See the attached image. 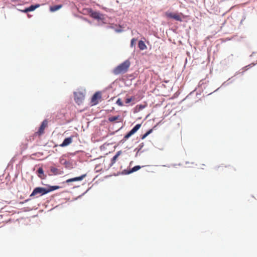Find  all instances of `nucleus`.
I'll list each match as a JSON object with an SVG mask.
<instances>
[{"label":"nucleus","instance_id":"0eeeda50","mask_svg":"<svg viewBox=\"0 0 257 257\" xmlns=\"http://www.w3.org/2000/svg\"><path fill=\"white\" fill-rule=\"evenodd\" d=\"M48 121L46 119H45L42 123L40 127H39L38 132L36 133L38 136H41L44 133V130L46 127L48 126Z\"/></svg>","mask_w":257,"mask_h":257},{"label":"nucleus","instance_id":"dca6fc26","mask_svg":"<svg viewBox=\"0 0 257 257\" xmlns=\"http://www.w3.org/2000/svg\"><path fill=\"white\" fill-rule=\"evenodd\" d=\"M141 168V167L140 166H139V165L136 166L134 167L133 168H132L131 169H130L128 171L127 174H131L132 173L136 172V171L139 170V169H140Z\"/></svg>","mask_w":257,"mask_h":257},{"label":"nucleus","instance_id":"393cba45","mask_svg":"<svg viewBox=\"0 0 257 257\" xmlns=\"http://www.w3.org/2000/svg\"><path fill=\"white\" fill-rule=\"evenodd\" d=\"M144 107H145V106H143V105H140V108L141 109H143V108H144Z\"/></svg>","mask_w":257,"mask_h":257},{"label":"nucleus","instance_id":"f03ea898","mask_svg":"<svg viewBox=\"0 0 257 257\" xmlns=\"http://www.w3.org/2000/svg\"><path fill=\"white\" fill-rule=\"evenodd\" d=\"M130 62L126 60L113 70V73L115 75L124 73L128 70L130 66Z\"/></svg>","mask_w":257,"mask_h":257},{"label":"nucleus","instance_id":"7ed1b4c3","mask_svg":"<svg viewBox=\"0 0 257 257\" xmlns=\"http://www.w3.org/2000/svg\"><path fill=\"white\" fill-rule=\"evenodd\" d=\"M165 16L167 18L173 19L178 21L181 22L182 21L180 15L177 13H173L171 12H167L165 13Z\"/></svg>","mask_w":257,"mask_h":257},{"label":"nucleus","instance_id":"6e6552de","mask_svg":"<svg viewBox=\"0 0 257 257\" xmlns=\"http://www.w3.org/2000/svg\"><path fill=\"white\" fill-rule=\"evenodd\" d=\"M60 162L67 169H71L73 167V164L71 161H67L66 160L63 158L60 159Z\"/></svg>","mask_w":257,"mask_h":257},{"label":"nucleus","instance_id":"f257e3e1","mask_svg":"<svg viewBox=\"0 0 257 257\" xmlns=\"http://www.w3.org/2000/svg\"><path fill=\"white\" fill-rule=\"evenodd\" d=\"M60 188L59 186H50L48 188L37 187L35 188L31 194L30 197L36 196L39 194L40 196L45 195L51 191L57 190Z\"/></svg>","mask_w":257,"mask_h":257},{"label":"nucleus","instance_id":"b1692460","mask_svg":"<svg viewBox=\"0 0 257 257\" xmlns=\"http://www.w3.org/2000/svg\"><path fill=\"white\" fill-rule=\"evenodd\" d=\"M21 12H23V13H27V12H29V10H28V8H26V9H25V10H21Z\"/></svg>","mask_w":257,"mask_h":257},{"label":"nucleus","instance_id":"412c9836","mask_svg":"<svg viewBox=\"0 0 257 257\" xmlns=\"http://www.w3.org/2000/svg\"><path fill=\"white\" fill-rule=\"evenodd\" d=\"M137 40L135 38H133L132 39L131 42V46L132 47H134V46L135 45Z\"/></svg>","mask_w":257,"mask_h":257},{"label":"nucleus","instance_id":"5701e85b","mask_svg":"<svg viewBox=\"0 0 257 257\" xmlns=\"http://www.w3.org/2000/svg\"><path fill=\"white\" fill-rule=\"evenodd\" d=\"M134 99V97L127 98L125 99V103H128L131 102Z\"/></svg>","mask_w":257,"mask_h":257},{"label":"nucleus","instance_id":"aec40b11","mask_svg":"<svg viewBox=\"0 0 257 257\" xmlns=\"http://www.w3.org/2000/svg\"><path fill=\"white\" fill-rule=\"evenodd\" d=\"M91 16L95 19H99V13L97 12H93L91 14Z\"/></svg>","mask_w":257,"mask_h":257},{"label":"nucleus","instance_id":"1a4fd4ad","mask_svg":"<svg viewBox=\"0 0 257 257\" xmlns=\"http://www.w3.org/2000/svg\"><path fill=\"white\" fill-rule=\"evenodd\" d=\"M86 176V174H84L79 177H77L71 179H69L66 181L67 183H69L70 182H74V181H79L82 180Z\"/></svg>","mask_w":257,"mask_h":257},{"label":"nucleus","instance_id":"f8f14e48","mask_svg":"<svg viewBox=\"0 0 257 257\" xmlns=\"http://www.w3.org/2000/svg\"><path fill=\"white\" fill-rule=\"evenodd\" d=\"M121 154V151H118L115 155L112 158L111 160V163L110 164V166H112L115 163L116 161L117 160V159L118 157L120 156V155Z\"/></svg>","mask_w":257,"mask_h":257},{"label":"nucleus","instance_id":"423d86ee","mask_svg":"<svg viewBox=\"0 0 257 257\" xmlns=\"http://www.w3.org/2000/svg\"><path fill=\"white\" fill-rule=\"evenodd\" d=\"M84 96L81 92H75L74 93V100L78 104H80L84 100Z\"/></svg>","mask_w":257,"mask_h":257},{"label":"nucleus","instance_id":"39448f33","mask_svg":"<svg viewBox=\"0 0 257 257\" xmlns=\"http://www.w3.org/2000/svg\"><path fill=\"white\" fill-rule=\"evenodd\" d=\"M141 124H137L134 128L130 131L124 137V139L125 140L128 139L131 136L134 135L137 131L141 127Z\"/></svg>","mask_w":257,"mask_h":257},{"label":"nucleus","instance_id":"6ab92c4d","mask_svg":"<svg viewBox=\"0 0 257 257\" xmlns=\"http://www.w3.org/2000/svg\"><path fill=\"white\" fill-rule=\"evenodd\" d=\"M152 132H153V130L152 129H150L147 133H146L144 135H143L142 136L141 139L142 140L145 139L149 135H150L151 133H152Z\"/></svg>","mask_w":257,"mask_h":257},{"label":"nucleus","instance_id":"f3484780","mask_svg":"<svg viewBox=\"0 0 257 257\" xmlns=\"http://www.w3.org/2000/svg\"><path fill=\"white\" fill-rule=\"evenodd\" d=\"M50 171L54 175H57L59 174L60 171L56 168L51 167L50 168Z\"/></svg>","mask_w":257,"mask_h":257},{"label":"nucleus","instance_id":"2eb2a0df","mask_svg":"<svg viewBox=\"0 0 257 257\" xmlns=\"http://www.w3.org/2000/svg\"><path fill=\"white\" fill-rule=\"evenodd\" d=\"M62 6L61 5H56L52 7H51L50 10L51 12H55L62 8Z\"/></svg>","mask_w":257,"mask_h":257},{"label":"nucleus","instance_id":"a878e982","mask_svg":"<svg viewBox=\"0 0 257 257\" xmlns=\"http://www.w3.org/2000/svg\"><path fill=\"white\" fill-rule=\"evenodd\" d=\"M222 167H223L222 166H218V168Z\"/></svg>","mask_w":257,"mask_h":257},{"label":"nucleus","instance_id":"4468645a","mask_svg":"<svg viewBox=\"0 0 257 257\" xmlns=\"http://www.w3.org/2000/svg\"><path fill=\"white\" fill-rule=\"evenodd\" d=\"M138 46L140 50H144L147 49V46L145 44L144 42L141 40L139 42Z\"/></svg>","mask_w":257,"mask_h":257},{"label":"nucleus","instance_id":"ddd939ff","mask_svg":"<svg viewBox=\"0 0 257 257\" xmlns=\"http://www.w3.org/2000/svg\"><path fill=\"white\" fill-rule=\"evenodd\" d=\"M37 172L38 175L40 178L42 179H45L46 176L44 174V171L42 168H39L37 170Z\"/></svg>","mask_w":257,"mask_h":257},{"label":"nucleus","instance_id":"20e7f679","mask_svg":"<svg viewBox=\"0 0 257 257\" xmlns=\"http://www.w3.org/2000/svg\"><path fill=\"white\" fill-rule=\"evenodd\" d=\"M101 98V94L99 92H96L91 98V103L92 105H95L98 103Z\"/></svg>","mask_w":257,"mask_h":257},{"label":"nucleus","instance_id":"4be33fe9","mask_svg":"<svg viewBox=\"0 0 257 257\" xmlns=\"http://www.w3.org/2000/svg\"><path fill=\"white\" fill-rule=\"evenodd\" d=\"M116 104H118L119 106H121L123 105V103L120 98H118L117 100Z\"/></svg>","mask_w":257,"mask_h":257},{"label":"nucleus","instance_id":"9b49d317","mask_svg":"<svg viewBox=\"0 0 257 257\" xmlns=\"http://www.w3.org/2000/svg\"><path fill=\"white\" fill-rule=\"evenodd\" d=\"M72 142V137H69L66 138L63 143L60 145L61 147H66Z\"/></svg>","mask_w":257,"mask_h":257},{"label":"nucleus","instance_id":"9d476101","mask_svg":"<svg viewBox=\"0 0 257 257\" xmlns=\"http://www.w3.org/2000/svg\"><path fill=\"white\" fill-rule=\"evenodd\" d=\"M110 122H121L122 119L120 115L109 116L108 118Z\"/></svg>","mask_w":257,"mask_h":257},{"label":"nucleus","instance_id":"a211bd4d","mask_svg":"<svg viewBox=\"0 0 257 257\" xmlns=\"http://www.w3.org/2000/svg\"><path fill=\"white\" fill-rule=\"evenodd\" d=\"M40 5L39 4H37L36 5H31L30 7L28 8L29 12L33 11L37 8L40 7Z\"/></svg>","mask_w":257,"mask_h":257}]
</instances>
